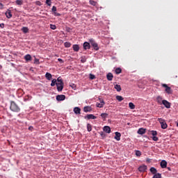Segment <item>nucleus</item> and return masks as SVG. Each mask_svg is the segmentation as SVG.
<instances>
[{"mask_svg": "<svg viewBox=\"0 0 178 178\" xmlns=\"http://www.w3.org/2000/svg\"><path fill=\"white\" fill-rule=\"evenodd\" d=\"M138 134H145V129L144 128H140L138 130Z\"/></svg>", "mask_w": 178, "mask_h": 178, "instance_id": "nucleus-22", "label": "nucleus"}, {"mask_svg": "<svg viewBox=\"0 0 178 178\" xmlns=\"http://www.w3.org/2000/svg\"><path fill=\"white\" fill-rule=\"evenodd\" d=\"M51 10H52V12H54V13H56V7L55 6H54L52 7Z\"/></svg>", "mask_w": 178, "mask_h": 178, "instance_id": "nucleus-44", "label": "nucleus"}, {"mask_svg": "<svg viewBox=\"0 0 178 178\" xmlns=\"http://www.w3.org/2000/svg\"><path fill=\"white\" fill-rule=\"evenodd\" d=\"M90 4L92 5V6H95V5H97V1H94V0H90Z\"/></svg>", "mask_w": 178, "mask_h": 178, "instance_id": "nucleus-36", "label": "nucleus"}, {"mask_svg": "<svg viewBox=\"0 0 178 178\" xmlns=\"http://www.w3.org/2000/svg\"><path fill=\"white\" fill-rule=\"evenodd\" d=\"M57 83H63V80L62 79V78L60 76H59L57 79H56Z\"/></svg>", "mask_w": 178, "mask_h": 178, "instance_id": "nucleus-37", "label": "nucleus"}, {"mask_svg": "<svg viewBox=\"0 0 178 178\" xmlns=\"http://www.w3.org/2000/svg\"><path fill=\"white\" fill-rule=\"evenodd\" d=\"M56 84H57L56 79H54L51 81V87H55V86H56Z\"/></svg>", "mask_w": 178, "mask_h": 178, "instance_id": "nucleus-30", "label": "nucleus"}, {"mask_svg": "<svg viewBox=\"0 0 178 178\" xmlns=\"http://www.w3.org/2000/svg\"><path fill=\"white\" fill-rule=\"evenodd\" d=\"M63 86H64V83H56L57 90L58 92L62 91V90H63Z\"/></svg>", "mask_w": 178, "mask_h": 178, "instance_id": "nucleus-8", "label": "nucleus"}, {"mask_svg": "<svg viewBox=\"0 0 178 178\" xmlns=\"http://www.w3.org/2000/svg\"><path fill=\"white\" fill-rule=\"evenodd\" d=\"M104 131H105L106 133H108L109 134V133H111V127L109 126H105L103 129Z\"/></svg>", "mask_w": 178, "mask_h": 178, "instance_id": "nucleus-21", "label": "nucleus"}, {"mask_svg": "<svg viewBox=\"0 0 178 178\" xmlns=\"http://www.w3.org/2000/svg\"><path fill=\"white\" fill-rule=\"evenodd\" d=\"M90 80H94L95 79V75L90 74Z\"/></svg>", "mask_w": 178, "mask_h": 178, "instance_id": "nucleus-41", "label": "nucleus"}, {"mask_svg": "<svg viewBox=\"0 0 178 178\" xmlns=\"http://www.w3.org/2000/svg\"><path fill=\"white\" fill-rule=\"evenodd\" d=\"M50 29H51V30H56V25L50 24Z\"/></svg>", "mask_w": 178, "mask_h": 178, "instance_id": "nucleus-40", "label": "nucleus"}, {"mask_svg": "<svg viewBox=\"0 0 178 178\" xmlns=\"http://www.w3.org/2000/svg\"><path fill=\"white\" fill-rule=\"evenodd\" d=\"M34 63H36V65H40V60L35 58V62Z\"/></svg>", "mask_w": 178, "mask_h": 178, "instance_id": "nucleus-43", "label": "nucleus"}, {"mask_svg": "<svg viewBox=\"0 0 178 178\" xmlns=\"http://www.w3.org/2000/svg\"><path fill=\"white\" fill-rule=\"evenodd\" d=\"M36 4L38 5L39 6H41V2L39 1H36Z\"/></svg>", "mask_w": 178, "mask_h": 178, "instance_id": "nucleus-50", "label": "nucleus"}, {"mask_svg": "<svg viewBox=\"0 0 178 178\" xmlns=\"http://www.w3.org/2000/svg\"><path fill=\"white\" fill-rule=\"evenodd\" d=\"M160 165L162 169H165V168L168 166V162H166L165 160H162L160 163Z\"/></svg>", "mask_w": 178, "mask_h": 178, "instance_id": "nucleus-9", "label": "nucleus"}, {"mask_svg": "<svg viewBox=\"0 0 178 178\" xmlns=\"http://www.w3.org/2000/svg\"><path fill=\"white\" fill-rule=\"evenodd\" d=\"M129 107L130 108V109H135L136 105H134V104L133 102H129Z\"/></svg>", "mask_w": 178, "mask_h": 178, "instance_id": "nucleus-28", "label": "nucleus"}, {"mask_svg": "<svg viewBox=\"0 0 178 178\" xmlns=\"http://www.w3.org/2000/svg\"><path fill=\"white\" fill-rule=\"evenodd\" d=\"M149 133L152 134V136H153V137H152L153 141H158L159 140V138H158V137H156V136L158 134L156 131H150Z\"/></svg>", "mask_w": 178, "mask_h": 178, "instance_id": "nucleus-5", "label": "nucleus"}, {"mask_svg": "<svg viewBox=\"0 0 178 178\" xmlns=\"http://www.w3.org/2000/svg\"><path fill=\"white\" fill-rule=\"evenodd\" d=\"M101 118H102V119L106 120V118H108V113H103L101 114Z\"/></svg>", "mask_w": 178, "mask_h": 178, "instance_id": "nucleus-32", "label": "nucleus"}, {"mask_svg": "<svg viewBox=\"0 0 178 178\" xmlns=\"http://www.w3.org/2000/svg\"><path fill=\"white\" fill-rule=\"evenodd\" d=\"M66 99V96L65 95H58L56 96L57 101H65Z\"/></svg>", "mask_w": 178, "mask_h": 178, "instance_id": "nucleus-6", "label": "nucleus"}, {"mask_svg": "<svg viewBox=\"0 0 178 178\" xmlns=\"http://www.w3.org/2000/svg\"><path fill=\"white\" fill-rule=\"evenodd\" d=\"M90 44L88 42H85L83 43V49L87 50V49H90Z\"/></svg>", "mask_w": 178, "mask_h": 178, "instance_id": "nucleus-20", "label": "nucleus"}, {"mask_svg": "<svg viewBox=\"0 0 178 178\" xmlns=\"http://www.w3.org/2000/svg\"><path fill=\"white\" fill-rule=\"evenodd\" d=\"M87 129H88V131H91V130H92V128L90 124H87Z\"/></svg>", "mask_w": 178, "mask_h": 178, "instance_id": "nucleus-38", "label": "nucleus"}, {"mask_svg": "<svg viewBox=\"0 0 178 178\" xmlns=\"http://www.w3.org/2000/svg\"><path fill=\"white\" fill-rule=\"evenodd\" d=\"M122 73V69L120 67H118L115 69V74H120Z\"/></svg>", "mask_w": 178, "mask_h": 178, "instance_id": "nucleus-31", "label": "nucleus"}, {"mask_svg": "<svg viewBox=\"0 0 178 178\" xmlns=\"http://www.w3.org/2000/svg\"><path fill=\"white\" fill-rule=\"evenodd\" d=\"M96 105L97 108H104V105H105V102H104V99H100V102H97Z\"/></svg>", "mask_w": 178, "mask_h": 178, "instance_id": "nucleus-10", "label": "nucleus"}, {"mask_svg": "<svg viewBox=\"0 0 178 178\" xmlns=\"http://www.w3.org/2000/svg\"><path fill=\"white\" fill-rule=\"evenodd\" d=\"M158 122H159L161 126V129H168V124H166V122H165V120L162 119V118H158Z\"/></svg>", "mask_w": 178, "mask_h": 178, "instance_id": "nucleus-3", "label": "nucleus"}, {"mask_svg": "<svg viewBox=\"0 0 178 178\" xmlns=\"http://www.w3.org/2000/svg\"><path fill=\"white\" fill-rule=\"evenodd\" d=\"M72 48L74 52H79V51H80V47L79 44H73Z\"/></svg>", "mask_w": 178, "mask_h": 178, "instance_id": "nucleus-13", "label": "nucleus"}, {"mask_svg": "<svg viewBox=\"0 0 178 178\" xmlns=\"http://www.w3.org/2000/svg\"><path fill=\"white\" fill-rule=\"evenodd\" d=\"M46 3L48 6H51V0H46Z\"/></svg>", "mask_w": 178, "mask_h": 178, "instance_id": "nucleus-42", "label": "nucleus"}, {"mask_svg": "<svg viewBox=\"0 0 178 178\" xmlns=\"http://www.w3.org/2000/svg\"><path fill=\"white\" fill-rule=\"evenodd\" d=\"M22 31H23L24 34H27V33H29V28L24 26L22 29Z\"/></svg>", "mask_w": 178, "mask_h": 178, "instance_id": "nucleus-26", "label": "nucleus"}, {"mask_svg": "<svg viewBox=\"0 0 178 178\" xmlns=\"http://www.w3.org/2000/svg\"><path fill=\"white\" fill-rule=\"evenodd\" d=\"M136 156H141V152L139 150H136Z\"/></svg>", "mask_w": 178, "mask_h": 178, "instance_id": "nucleus-39", "label": "nucleus"}, {"mask_svg": "<svg viewBox=\"0 0 178 178\" xmlns=\"http://www.w3.org/2000/svg\"><path fill=\"white\" fill-rule=\"evenodd\" d=\"M58 62H60V63H63V60H62V58H58Z\"/></svg>", "mask_w": 178, "mask_h": 178, "instance_id": "nucleus-49", "label": "nucleus"}, {"mask_svg": "<svg viewBox=\"0 0 178 178\" xmlns=\"http://www.w3.org/2000/svg\"><path fill=\"white\" fill-rule=\"evenodd\" d=\"M156 100H157L158 104H162V101H163V100H162V97H161V96H158L156 98Z\"/></svg>", "mask_w": 178, "mask_h": 178, "instance_id": "nucleus-33", "label": "nucleus"}, {"mask_svg": "<svg viewBox=\"0 0 178 178\" xmlns=\"http://www.w3.org/2000/svg\"><path fill=\"white\" fill-rule=\"evenodd\" d=\"M89 41L95 51H98V49H99V47H98V44L95 42V40H94V39H90Z\"/></svg>", "mask_w": 178, "mask_h": 178, "instance_id": "nucleus-4", "label": "nucleus"}, {"mask_svg": "<svg viewBox=\"0 0 178 178\" xmlns=\"http://www.w3.org/2000/svg\"><path fill=\"white\" fill-rule=\"evenodd\" d=\"M64 45H65V48H70V47H72V43H70L69 42H65L64 43Z\"/></svg>", "mask_w": 178, "mask_h": 178, "instance_id": "nucleus-29", "label": "nucleus"}, {"mask_svg": "<svg viewBox=\"0 0 178 178\" xmlns=\"http://www.w3.org/2000/svg\"><path fill=\"white\" fill-rule=\"evenodd\" d=\"M33 127H29V130H33Z\"/></svg>", "mask_w": 178, "mask_h": 178, "instance_id": "nucleus-51", "label": "nucleus"}, {"mask_svg": "<svg viewBox=\"0 0 178 178\" xmlns=\"http://www.w3.org/2000/svg\"><path fill=\"white\" fill-rule=\"evenodd\" d=\"M147 162H149V159H147Z\"/></svg>", "mask_w": 178, "mask_h": 178, "instance_id": "nucleus-53", "label": "nucleus"}, {"mask_svg": "<svg viewBox=\"0 0 178 178\" xmlns=\"http://www.w3.org/2000/svg\"><path fill=\"white\" fill-rule=\"evenodd\" d=\"M92 111V108H91V106H86L83 108V112H91Z\"/></svg>", "mask_w": 178, "mask_h": 178, "instance_id": "nucleus-18", "label": "nucleus"}, {"mask_svg": "<svg viewBox=\"0 0 178 178\" xmlns=\"http://www.w3.org/2000/svg\"><path fill=\"white\" fill-rule=\"evenodd\" d=\"M27 97H28V99H29V98H31V96L27 95Z\"/></svg>", "mask_w": 178, "mask_h": 178, "instance_id": "nucleus-52", "label": "nucleus"}, {"mask_svg": "<svg viewBox=\"0 0 178 178\" xmlns=\"http://www.w3.org/2000/svg\"><path fill=\"white\" fill-rule=\"evenodd\" d=\"M54 16H60V14L59 13H54Z\"/></svg>", "mask_w": 178, "mask_h": 178, "instance_id": "nucleus-46", "label": "nucleus"}, {"mask_svg": "<svg viewBox=\"0 0 178 178\" xmlns=\"http://www.w3.org/2000/svg\"><path fill=\"white\" fill-rule=\"evenodd\" d=\"M10 109L12 112L19 113L20 112V107L16 104V102H10Z\"/></svg>", "mask_w": 178, "mask_h": 178, "instance_id": "nucleus-1", "label": "nucleus"}, {"mask_svg": "<svg viewBox=\"0 0 178 178\" xmlns=\"http://www.w3.org/2000/svg\"><path fill=\"white\" fill-rule=\"evenodd\" d=\"M74 112L76 115H80V113H81V109L79 107H75Z\"/></svg>", "mask_w": 178, "mask_h": 178, "instance_id": "nucleus-12", "label": "nucleus"}, {"mask_svg": "<svg viewBox=\"0 0 178 178\" xmlns=\"http://www.w3.org/2000/svg\"><path fill=\"white\" fill-rule=\"evenodd\" d=\"M162 104L167 108V109L170 108V102H168V100H163Z\"/></svg>", "mask_w": 178, "mask_h": 178, "instance_id": "nucleus-7", "label": "nucleus"}, {"mask_svg": "<svg viewBox=\"0 0 178 178\" xmlns=\"http://www.w3.org/2000/svg\"><path fill=\"white\" fill-rule=\"evenodd\" d=\"M24 59L25 60H26L27 62L29 60H31V56L30 54H26V56H24Z\"/></svg>", "mask_w": 178, "mask_h": 178, "instance_id": "nucleus-27", "label": "nucleus"}, {"mask_svg": "<svg viewBox=\"0 0 178 178\" xmlns=\"http://www.w3.org/2000/svg\"><path fill=\"white\" fill-rule=\"evenodd\" d=\"M168 170H170V168L168 167Z\"/></svg>", "mask_w": 178, "mask_h": 178, "instance_id": "nucleus-54", "label": "nucleus"}, {"mask_svg": "<svg viewBox=\"0 0 178 178\" xmlns=\"http://www.w3.org/2000/svg\"><path fill=\"white\" fill-rule=\"evenodd\" d=\"M16 5L22 6L23 5V0H16Z\"/></svg>", "mask_w": 178, "mask_h": 178, "instance_id": "nucleus-35", "label": "nucleus"}, {"mask_svg": "<svg viewBox=\"0 0 178 178\" xmlns=\"http://www.w3.org/2000/svg\"><path fill=\"white\" fill-rule=\"evenodd\" d=\"M138 170H139V172H145V170H147V165H140L138 168Z\"/></svg>", "mask_w": 178, "mask_h": 178, "instance_id": "nucleus-14", "label": "nucleus"}, {"mask_svg": "<svg viewBox=\"0 0 178 178\" xmlns=\"http://www.w3.org/2000/svg\"><path fill=\"white\" fill-rule=\"evenodd\" d=\"M85 119H97V117L92 114H88L85 117Z\"/></svg>", "mask_w": 178, "mask_h": 178, "instance_id": "nucleus-19", "label": "nucleus"}, {"mask_svg": "<svg viewBox=\"0 0 178 178\" xmlns=\"http://www.w3.org/2000/svg\"><path fill=\"white\" fill-rule=\"evenodd\" d=\"M115 139L117 140V141H120V137L122 134H120V132H115Z\"/></svg>", "mask_w": 178, "mask_h": 178, "instance_id": "nucleus-16", "label": "nucleus"}, {"mask_svg": "<svg viewBox=\"0 0 178 178\" xmlns=\"http://www.w3.org/2000/svg\"><path fill=\"white\" fill-rule=\"evenodd\" d=\"M116 99L118 100V102H122V101H123L124 99L123 98V97L120 95H117Z\"/></svg>", "mask_w": 178, "mask_h": 178, "instance_id": "nucleus-25", "label": "nucleus"}, {"mask_svg": "<svg viewBox=\"0 0 178 178\" xmlns=\"http://www.w3.org/2000/svg\"><path fill=\"white\" fill-rule=\"evenodd\" d=\"M0 27L1 29H3L5 27V24L4 23L0 24Z\"/></svg>", "mask_w": 178, "mask_h": 178, "instance_id": "nucleus-45", "label": "nucleus"}, {"mask_svg": "<svg viewBox=\"0 0 178 178\" xmlns=\"http://www.w3.org/2000/svg\"><path fill=\"white\" fill-rule=\"evenodd\" d=\"M0 9H3V4L0 2Z\"/></svg>", "mask_w": 178, "mask_h": 178, "instance_id": "nucleus-48", "label": "nucleus"}, {"mask_svg": "<svg viewBox=\"0 0 178 178\" xmlns=\"http://www.w3.org/2000/svg\"><path fill=\"white\" fill-rule=\"evenodd\" d=\"M7 19H10L12 17V11L10 10H8L5 13Z\"/></svg>", "mask_w": 178, "mask_h": 178, "instance_id": "nucleus-11", "label": "nucleus"}, {"mask_svg": "<svg viewBox=\"0 0 178 178\" xmlns=\"http://www.w3.org/2000/svg\"><path fill=\"white\" fill-rule=\"evenodd\" d=\"M81 63H86V58H82V59L81 60Z\"/></svg>", "mask_w": 178, "mask_h": 178, "instance_id": "nucleus-47", "label": "nucleus"}, {"mask_svg": "<svg viewBox=\"0 0 178 178\" xmlns=\"http://www.w3.org/2000/svg\"><path fill=\"white\" fill-rule=\"evenodd\" d=\"M107 80H108V81H112V80H113V74L111 72H109L107 76Z\"/></svg>", "mask_w": 178, "mask_h": 178, "instance_id": "nucleus-15", "label": "nucleus"}, {"mask_svg": "<svg viewBox=\"0 0 178 178\" xmlns=\"http://www.w3.org/2000/svg\"><path fill=\"white\" fill-rule=\"evenodd\" d=\"M150 172H151V173H152V175H156L158 170H156V168L152 167L150 168Z\"/></svg>", "mask_w": 178, "mask_h": 178, "instance_id": "nucleus-23", "label": "nucleus"}, {"mask_svg": "<svg viewBox=\"0 0 178 178\" xmlns=\"http://www.w3.org/2000/svg\"><path fill=\"white\" fill-rule=\"evenodd\" d=\"M153 178H162V175H161L160 173H156L153 176Z\"/></svg>", "mask_w": 178, "mask_h": 178, "instance_id": "nucleus-34", "label": "nucleus"}, {"mask_svg": "<svg viewBox=\"0 0 178 178\" xmlns=\"http://www.w3.org/2000/svg\"><path fill=\"white\" fill-rule=\"evenodd\" d=\"M161 86L165 88V92L166 94H168V95H170L171 94H173V90H172V88L169 87L168 84L166 83H162Z\"/></svg>", "mask_w": 178, "mask_h": 178, "instance_id": "nucleus-2", "label": "nucleus"}, {"mask_svg": "<svg viewBox=\"0 0 178 178\" xmlns=\"http://www.w3.org/2000/svg\"><path fill=\"white\" fill-rule=\"evenodd\" d=\"M114 88L116 90V91H118V92H120V91H122V87L120 86V85L118 84H115L114 85Z\"/></svg>", "mask_w": 178, "mask_h": 178, "instance_id": "nucleus-17", "label": "nucleus"}, {"mask_svg": "<svg viewBox=\"0 0 178 178\" xmlns=\"http://www.w3.org/2000/svg\"><path fill=\"white\" fill-rule=\"evenodd\" d=\"M45 77L47 80H51V79H52V74H51V73L49 72H47L45 74Z\"/></svg>", "mask_w": 178, "mask_h": 178, "instance_id": "nucleus-24", "label": "nucleus"}]
</instances>
